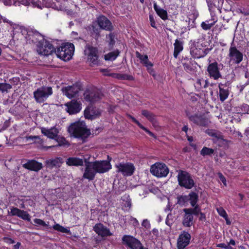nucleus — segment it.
<instances>
[{
    "label": "nucleus",
    "mask_w": 249,
    "mask_h": 249,
    "mask_svg": "<svg viewBox=\"0 0 249 249\" xmlns=\"http://www.w3.org/2000/svg\"><path fill=\"white\" fill-rule=\"evenodd\" d=\"M102 94L98 91L87 90L84 93V99L90 103H94L99 101Z\"/></svg>",
    "instance_id": "obj_12"
},
{
    "label": "nucleus",
    "mask_w": 249,
    "mask_h": 249,
    "mask_svg": "<svg viewBox=\"0 0 249 249\" xmlns=\"http://www.w3.org/2000/svg\"><path fill=\"white\" fill-rule=\"evenodd\" d=\"M229 56L231 61H233L237 64H239L243 60V53L235 46L233 41L231 42L229 49Z\"/></svg>",
    "instance_id": "obj_10"
},
{
    "label": "nucleus",
    "mask_w": 249,
    "mask_h": 249,
    "mask_svg": "<svg viewBox=\"0 0 249 249\" xmlns=\"http://www.w3.org/2000/svg\"><path fill=\"white\" fill-rule=\"evenodd\" d=\"M128 117L132 120V121L136 123L140 128L142 126V125L137 121L134 117L132 116L131 115H129Z\"/></svg>",
    "instance_id": "obj_59"
},
{
    "label": "nucleus",
    "mask_w": 249,
    "mask_h": 249,
    "mask_svg": "<svg viewBox=\"0 0 249 249\" xmlns=\"http://www.w3.org/2000/svg\"><path fill=\"white\" fill-rule=\"evenodd\" d=\"M74 51V47L73 44L67 43L55 50L54 53L58 57L65 61L70 60Z\"/></svg>",
    "instance_id": "obj_4"
},
{
    "label": "nucleus",
    "mask_w": 249,
    "mask_h": 249,
    "mask_svg": "<svg viewBox=\"0 0 249 249\" xmlns=\"http://www.w3.org/2000/svg\"><path fill=\"white\" fill-rule=\"evenodd\" d=\"M208 82L207 80L204 79H197L195 84V86L198 89H200L202 88H206L208 86Z\"/></svg>",
    "instance_id": "obj_38"
},
{
    "label": "nucleus",
    "mask_w": 249,
    "mask_h": 249,
    "mask_svg": "<svg viewBox=\"0 0 249 249\" xmlns=\"http://www.w3.org/2000/svg\"><path fill=\"white\" fill-rule=\"evenodd\" d=\"M215 21H213L211 23H207L206 22H202L201 26L202 29L204 30H210L215 24Z\"/></svg>",
    "instance_id": "obj_49"
},
{
    "label": "nucleus",
    "mask_w": 249,
    "mask_h": 249,
    "mask_svg": "<svg viewBox=\"0 0 249 249\" xmlns=\"http://www.w3.org/2000/svg\"><path fill=\"white\" fill-rule=\"evenodd\" d=\"M85 169L83 178L92 180L96 173L103 174L108 172L111 168V165L107 160H96L93 162L88 161L85 159Z\"/></svg>",
    "instance_id": "obj_1"
},
{
    "label": "nucleus",
    "mask_w": 249,
    "mask_h": 249,
    "mask_svg": "<svg viewBox=\"0 0 249 249\" xmlns=\"http://www.w3.org/2000/svg\"><path fill=\"white\" fill-rule=\"evenodd\" d=\"M115 166L117 168L116 172L121 173L124 176H131L135 169L133 164L130 162H120Z\"/></svg>",
    "instance_id": "obj_9"
},
{
    "label": "nucleus",
    "mask_w": 249,
    "mask_h": 249,
    "mask_svg": "<svg viewBox=\"0 0 249 249\" xmlns=\"http://www.w3.org/2000/svg\"><path fill=\"white\" fill-rule=\"evenodd\" d=\"M94 231L102 237L109 236L112 235L109 229L101 223L96 224L93 227Z\"/></svg>",
    "instance_id": "obj_16"
},
{
    "label": "nucleus",
    "mask_w": 249,
    "mask_h": 249,
    "mask_svg": "<svg viewBox=\"0 0 249 249\" xmlns=\"http://www.w3.org/2000/svg\"><path fill=\"white\" fill-rule=\"evenodd\" d=\"M174 45V56L177 58L179 53L183 50V42L177 39L175 40Z\"/></svg>",
    "instance_id": "obj_31"
},
{
    "label": "nucleus",
    "mask_w": 249,
    "mask_h": 249,
    "mask_svg": "<svg viewBox=\"0 0 249 249\" xmlns=\"http://www.w3.org/2000/svg\"><path fill=\"white\" fill-rule=\"evenodd\" d=\"M35 225H40L43 227H48V224H46L43 220L39 218H35L34 219Z\"/></svg>",
    "instance_id": "obj_50"
},
{
    "label": "nucleus",
    "mask_w": 249,
    "mask_h": 249,
    "mask_svg": "<svg viewBox=\"0 0 249 249\" xmlns=\"http://www.w3.org/2000/svg\"><path fill=\"white\" fill-rule=\"evenodd\" d=\"M97 22L100 29L107 31L112 29V26L110 21L104 16H100L97 18Z\"/></svg>",
    "instance_id": "obj_19"
},
{
    "label": "nucleus",
    "mask_w": 249,
    "mask_h": 249,
    "mask_svg": "<svg viewBox=\"0 0 249 249\" xmlns=\"http://www.w3.org/2000/svg\"><path fill=\"white\" fill-rule=\"evenodd\" d=\"M142 225L146 229H149L150 227V224L147 219H144L142 222Z\"/></svg>",
    "instance_id": "obj_54"
},
{
    "label": "nucleus",
    "mask_w": 249,
    "mask_h": 249,
    "mask_svg": "<svg viewBox=\"0 0 249 249\" xmlns=\"http://www.w3.org/2000/svg\"><path fill=\"white\" fill-rule=\"evenodd\" d=\"M85 53L88 52V58L90 62L93 65L98 63L97 50L96 48L92 47H88L87 50H85Z\"/></svg>",
    "instance_id": "obj_25"
},
{
    "label": "nucleus",
    "mask_w": 249,
    "mask_h": 249,
    "mask_svg": "<svg viewBox=\"0 0 249 249\" xmlns=\"http://www.w3.org/2000/svg\"><path fill=\"white\" fill-rule=\"evenodd\" d=\"M235 245L236 243L235 241L233 239H231L230 242L227 244L224 243H220L217 244L216 247L224 249H235L231 247V246H235Z\"/></svg>",
    "instance_id": "obj_36"
},
{
    "label": "nucleus",
    "mask_w": 249,
    "mask_h": 249,
    "mask_svg": "<svg viewBox=\"0 0 249 249\" xmlns=\"http://www.w3.org/2000/svg\"><path fill=\"white\" fill-rule=\"evenodd\" d=\"M242 109L243 111L249 114V106L247 104H244L242 106Z\"/></svg>",
    "instance_id": "obj_60"
},
{
    "label": "nucleus",
    "mask_w": 249,
    "mask_h": 249,
    "mask_svg": "<svg viewBox=\"0 0 249 249\" xmlns=\"http://www.w3.org/2000/svg\"><path fill=\"white\" fill-rule=\"evenodd\" d=\"M136 55L137 58H139L141 61V63L145 66L147 70H149L151 67H153V64L148 60V57L147 55H142L139 52H136Z\"/></svg>",
    "instance_id": "obj_28"
},
{
    "label": "nucleus",
    "mask_w": 249,
    "mask_h": 249,
    "mask_svg": "<svg viewBox=\"0 0 249 249\" xmlns=\"http://www.w3.org/2000/svg\"><path fill=\"white\" fill-rule=\"evenodd\" d=\"M130 221L132 224L135 226L137 227L139 225V223L136 218L131 217L130 218Z\"/></svg>",
    "instance_id": "obj_58"
},
{
    "label": "nucleus",
    "mask_w": 249,
    "mask_h": 249,
    "mask_svg": "<svg viewBox=\"0 0 249 249\" xmlns=\"http://www.w3.org/2000/svg\"><path fill=\"white\" fill-rule=\"evenodd\" d=\"M194 208H187V211L191 213L192 215H198L201 212L200 207L198 205H195Z\"/></svg>",
    "instance_id": "obj_42"
},
{
    "label": "nucleus",
    "mask_w": 249,
    "mask_h": 249,
    "mask_svg": "<svg viewBox=\"0 0 249 249\" xmlns=\"http://www.w3.org/2000/svg\"><path fill=\"white\" fill-rule=\"evenodd\" d=\"M230 85L231 83L229 81H227L224 83L222 82L218 83L219 99L222 102L228 98L229 95Z\"/></svg>",
    "instance_id": "obj_11"
},
{
    "label": "nucleus",
    "mask_w": 249,
    "mask_h": 249,
    "mask_svg": "<svg viewBox=\"0 0 249 249\" xmlns=\"http://www.w3.org/2000/svg\"><path fill=\"white\" fill-rule=\"evenodd\" d=\"M100 115V111L96 107H90L87 108L84 111V116L86 118L92 120Z\"/></svg>",
    "instance_id": "obj_23"
},
{
    "label": "nucleus",
    "mask_w": 249,
    "mask_h": 249,
    "mask_svg": "<svg viewBox=\"0 0 249 249\" xmlns=\"http://www.w3.org/2000/svg\"><path fill=\"white\" fill-rule=\"evenodd\" d=\"M53 94L52 87L42 86L34 92V97L37 103H43Z\"/></svg>",
    "instance_id": "obj_5"
},
{
    "label": "nucleus",
    "mask_w": 249,
    "mask_h": 249,
    "mask_svg": "<svg viewBox=\"0 0 249 249\" xmlns=\"http://www.w3.org/2000/svg\"><path fill=\"white\" fill-rule=\"evenodd\" d=\"M22 166L25 169L35 172L39 171L43 167L41 163L35 160H29L26 163H23Z\"/></svg>",
    "instance_id": "obj_17"
},
{
    "label": "nucleus",
    "mask_w": 249,
    "mask_h": 249,
    "mask_svg": "<svg viewBox=\"0 0 249 249\" xmlns=\"http://www.w3.org/2000/svg\"><path fill=\"white\" fill-rule=\"evenodd\" d=\"M80 87L78 85L68 86L62 89L63 93L69 98L75 97L80 90Z\"/></svg>",
    "instance_id": "obj_15"
},
{
    "label": "nucleus",
    "mask_w": 249,
    "mask_h": 249,
    "mask_svg": "<svg viewBox=\"0 0 249 249\" xmlns=\"http://www.w3.org/2000/svg\"><path fill=\"white\" fill-rule=\"evenodd\" d=\"M122 79H126L131 80L133 79V77L131 75L127 74H122Z\"/></svg>",
    "instance_id": "obj_63"
},
{
    "label": "nucleus",
    "mask_w": 249,
    "mask_h": 249,
    "mask_svg": "<svg viewBox=\"0 0 249 249\" xmlns=\"http://www.w3.org/2000/svg\"><path fill=\"white\" fill-rule=\"evenodd\" d=\"M71 136L82 140L87 138L90 135V130L88 129L83 122H76L71 124L68 128Z\"/></svg>",
    "instance_id": "obj_3"
},
{
    "label": "nucleus",
    "mask_w": 249,
    "mask_h": 249,
    "mask_svg": "<svg viewBox=\"0 0 249 249\" xmlns=\"http://www.w3.org/2000/svg\"><path fill=\"white\" fill-rule=\"evenodd\" d=\"M154 9L156 12L157 15L163 20L167 19V12L162 8L159 7L156 3L154 4Z\"/></svg>",
    "instance_id": "obj_34"
},
{
    "label": "nucleus",
    "mask_w": 249,
    "mask_h": 249,
    "mask_svg": "<svg viewBox=\"0 0 249 249\" xmlns=\"http://www.w3.org/2000/svg\"><path fill=\"white\" fill-rule=\"evenodd\" d=\"M218 65L217 62H214L210 63L207 67V71L209 76L214 80H217L222 76L219 71Z\"/></svg>",
    "instance_id": "obj_14"
},
{
    "label": "nucleus",
    "mask_w": 249,
    "mask_h": 249,
    "mask_svg": "<svg viewBox=\"0 0 249 249\" xmlns=\"http://www.w3.org/2000/svg\"><path fill=\"white\" fill-rule=\"evenodd\" d=\"M173 219H174V216L172 215V214L171 213H169L167 214V216L166 218V220H165L166 224L167 225H168V226L171 227L174 222Z\"/></svg>",
    "instance_id": "obj_48"
},
{
    "label": "nucleus",
    "mask_w": 249,
    "mask_h": 249,
    "mask_svg": "<svg viewBox=\"0 0 249 249\" xmlns=\"http://www.w3.org/2000/svg\"><path fill=\"white\" fill-rule=\"evenodd\" d=\"M217 211L218 214L222 217H223L224 219H226L227 218V214L226 211L224 210L223 208L220 207L217 209Z\"/></svg>",
    "instance_id": "obj_51"
},
{
    "label": "nucleus",
    "mask_w": 249,
    "mask_h": 249,
    "mask_svg": "<svg viewBox=\"0 0 249 249\" xmlns=\"http://www.w3.org/2000/svg\"><path fill=\"white\" fill-rule=\"evenodd\" d=\"M189 120L195 124L200 126H206L209 124V121L206 118L197 115L189 116Z\"/></svg>",
    "instance_id": "obj_24"
},
{
    "label": "nucleus",
    "mask_w": 249,
    "mask_h": 249,
    "mask_svg": "<svg viewBox=\"0 0 249 249\" xmlns=\"http://www.w3.org/2000/svg\"><path fill=\"white\" fill-rule=\"evenodd\" d=\"M107 38L108 39L109 46L112 47L115 43L114 36L112 34H109L107 36Z\"/></svg>",
    "instance_id": "obj_52"
},
{
    "label": "nucleus",
    "mask_w": 249,
    "mask_h": 249,
    "mask_svg": "<svg viewBox=\"0 0 249 249\" xmlns=\"http://www.w3.org/2000/svg\"><path fill=\"white\" fill-rule=\"evenodd\" d=\"M219 177L220 179V180L226 186V179L225 178L221 173L219 174Z\"/></svg>",
    "instance_id": "obj_64"
},
{
    "label": "nucleus",
    "mask_w": 249,
    "mask_h": 249,
    "mask_svg": "<svg viewBox=\"0 0 249 249\" xmlns=\"http://www.w3.org/2000/svg\"><path fill=\"white\" fill-rule=\"evenodd\" d=\"M66 105L67 107V111L70 114H76L81 109L80 104L74 100L67 103Z\"/></svg>",
    "instance_id": "obj_20"
},
{
    "label": "nucleus",
    "mask_w": 249,
    "mask_h": 249,
    "mask_svg": "<svg viewBox=\"0 0 249 249\" xmlns=\"http://www.w3.org/2000/svg\"><path fill=\"white\" fill-rule=\"evenodd\" d=\"M61 159L56 158L54 159L47 160L45 163L47 167L52 169L53 167H59L61 163Z\"/></svg>",
    "instance_id": "obj_30"
},
{
    "label": "nucleus",
    "mask_w": 249,
    "mask_h": 249,
    "mask_svg": "<svg viewBox=\"0 0 249 249\" xmlns=\"http://www.w3.org/2000/svg\"><path fill=\"white\" fill-rule=\"evenodd\" d=\"M191 239V235L188 232L183 231L178 239L177 246L178 249H184L187 246Z\"/></svg>",
    "instance_id": "obj_13"
},
{
    "label": "nucleus",
    "mask_w": 249,
    "mask_h": 249,
    "mask_svg": "<svg viewBox=\"0 0 249 249\" xmlns=\"http://www.w3.org/2000/svg\"><path fill=\"white\" fill-rule=\"evenodd\" d=\"M122 239L123 244L127 249H142L144 247L138 239L132 236L124 235Z\"/></svg>",
    "instance_id": "obj_8"
},
{
    "label": "nucleus",
    "mask_w": 249,
    "mask_h": 249,
    "mask_svg": "<svg viewBox=\"0 0 249 249\" xmlns=\"http://www.w3.org/2000/svg\"><path fill=\"white\" fill-rule=\"evenodd\" d=\"M183 211L184 214L182 217V224L185 227H190L194 223L193 215L188 211H187V208L184 209Z\"/></svg>",
    "instance_id": "obj_22"
},
{
    "label": "nucleus",
    "mask_w": 249,
    "mask_h": 249,
    "mask_svg": "<svg viewBox=\"0 0 249 249\" xmlns=\"http://www.w3.org/2000/svg\"><path fill=\"white\" fill-rule=\"evenodd\" d=\"M41 131L44 135L51 139H55L59 133L58 129L55 126L52 127L50 128L42 127Z\"/></svg>",
    "instance_id": "obj_21"
},
{
    "label": "nucleus",
    "mask_w": 249,
    "mask_h": 249,
    "mask_svg": "<svg viewBox=\"0 0 249 249\" xmlns=\"http://www.w3.org/2000/svg\"><path fill=\"white\" fill-rule=\"evenodd\" d=\"M66 163L70 166H80L83 164V160L78 158L71 157L67 159Z\"/></svg>",
    "instance_id": "obj_33"
},
{
    "label": "nucleus",
    "mask_w": 249,
    "mask_h": 249,
    "mask_svg": "<svg viewBox=\"0 0 249 249\" xmlns=\"http://www.w3.org/2000/svg\"><path fill=\"white\" fill-rule=\"evenodd\" d=\"M3 240L5 243L8 244H13L15 243L13 239L9 237H4Z\"/></svg>",
    "instance_id": "obj_57"
},
{
    "label": "nucleus",
    "mask_w": 249,
    "mask_h": 249,
    "mask_svg": "<svg viewBox=\"0 0 249 249\" xmlns=\"http://www.w3.org/2000/svg\"><path fill=\"white\" fill-rule=\"evenodd\" d=\"M12 88V86L8 83H0V91L2 92H7L8 89Z\"/></svg>",
    "instance_id": "obj_44"
},
{
    "label": "nucleus",
    "mask_w": 249,
    "mask_h": 249,
    "mask_svg": "<svg viewBox=\"0 0 249 249\" xmlns=\"http://www.w3.org/2000/svg\"><path fill=\"white\" fill-rule=\"evenodd\" d=\"M177 198V203L180 206H185L189 200L188 196H178Z\"/></svg>",
    "instance_id": "obj_39"
},
{
    "label": "nucleus",
    "mask_w": 249,
    "mask_h": 249,
    "mask_svg": "<svg viewBox=\"0 0 249 249\" xmlns=\"http://www.w3.org/2000/svg\"><path fill=\"white\" fill-rule=\"evenodd\" d=\"M214 153V150L212 148L204 147L200 151V155L203 156H211Z\"/></svg>",
    "instance_id": "obj_40"
},
{
    "label": "nucleus",
    "mask_w": 249,
    "mask_h": 249,
    "mask_svg": "<svg viewBox=\"0 0 249 249\" xmlns=\"http://www.w3.org/2000/svg\"><path fill=\"white\" fill-rule=\"evenodd\" d=\"M208 135L213 137L217 141L221 140L223 142H226L227 143L231 142L230 141L224 139L223 138V136L222 135L221 133L218 131L211 130L210 132H208Z\"/></svg>",
    "instance_id": "obj_32"
},
{
    "label": "nucleus",
    "mask_w": 249,
    "mask_h": 249,
    "mask_svg": "<svg viewBox=\"0 0 249 249\" xmlns=\"http://www.w3.org/2000/svg\"><path fill=\"white\" fill-rule=\"evenodd\" d=\"M105 75L110 76L112 77L116 78H117L119 79H122V74L111 73H109V74L105 73Z\"/></svg>",
    "instance_id": "obj_53"
},
{
    "label": "nucleus",
    "mask_w": 249,
    "mask_h": 249,
    "mask_svg": "<svg viewBox=\"0 0 249 249\" xmlns=\"http://www.w3.org/2000/svg\"><path fill=\"white\" fill-rule=\"evenodd\" d=\"M55 140L58 143V144L56 145V146L69 145V143L64 137H61L58 136Z\"/></svg>",
    "instance_id": "obj_41"
},
{
    "label": "nucleus",
    "mask_w": 249,
    "mask_h": 249,
    "mask_svg": "<svg viewBox=\"0 0 249 249\" xmlns=\"http://www.w3.org/2000/svg\"><path fill=\"white\" fill-rule=\"evenodd\" d=\"M141 129L144 130L146 132H147L150 136L155 138V135L151 131H150L148 129H147L146 127L143 126V125L141 127Z\"/></svg>",
    "instance_id": "obj_61"
},
{
    "label": "nucleus",
    "mask_w": 249,
    "mask_h": 249,
    "mask_svg": "<svg viewBox=\"0 0 249 249\" xmlns=\"http://www.w3.org/2000/svg\"><path fill=\"white\" fill-rule=\"evenodd\" d=\"M26 139L27 140H32L39 143H42L43 142L42 140L38 136H26Z\"/></svg>",
    "instance_id": "obj_47"
},
{
    "label": "nucleus",
    "mask_w": 249,
    "mask_h": 249,
    "mask_svg": "<svg viewBox=\"0 0 249 249\" xmlns=\"http://www.w3.org/2000/svg\"><path fill=\"white\" fill-rule=\"evenodd\" d=\"M9 214L11 215L17 216L24 220H27L28 222L31 221V216L26 211L20 210L17 208H13L11 209Z\"/></svg>",
    "instance_id": "obj_18"
},
{
    "label": "nucleus",
    "mask_w": 249,
    "mask_h": 249,
    "mask_svg": "<svg viewBox=\"0 0 249 249\" xmlns=\"http://www.w3.org/2000/svg\"><path fill=\"white\" fill-rule=\"evenodd\" d=\"M150 172L158 178L165 177L169 173V169L165 164L157 162L151 166Z\"/></svg>",
    "instance_id": "obj_7"
},
{
    "label": "nucleus",
    "mask_w": 249,
    "mask_h": 249,
    "mask_svg": "<svg viewBox=\"0 0 249 249\" xmlns=\"http://www.w3.org/2000/svg\"><path fill=\"white\" fill-rule=\"evenodd\" d=\"M124 206L127 209H130L131 207L132 204L130 199H127L124 202Z\"/></svg>",
    "instance_id": "obj_55"
},
{
    "label": "nucleus",
    "mask_w": 249,
    "mask_h": 249,
    "mask_svg": "<svg viewBox=\"0 0 249 249\" xmlns=\"http://www.w3.org/2000/svg\"><path fill=\"white\" fill-rule=\"evenodd\" d=\"M53 229L56 231H58L68 233L70 232V230L58 224H55L53 226Z\"/></svg>",
    "instance_id": "obj_43"
},
{
    "label": "nucleus",
    "mask_w": 249,
    "mask_h": 249,
    "mask_svg": "<svg viewBox=\"0 0 249 249\" xmlns=\"http://www.w3.org/2000/svg\"><path fill=\"white\" fill-rule=\"evenodd\" d=\"M189 198L190 203L192 207H194L196 205L198 199V195L195 192H191L188 196Z\"/></svg>",
    "instance_id": "obj_35"
},
{
    "label": "nucleus",
    "mask_w": 249,
    "mask_h": 249,
    "mask_svg": "<svg viewBox=\"0 0 249 249\" xmlns=\"http://www.w3.org/2000/svg\"><path fill=\"white\" fill-rule=\"evenodd\" d=\"M190 53L193 57L201 58L204 57L207 54V50L197 48L194 44L190 48Z\"/></svg>",
    "instance_id": "obj_26"
},
{
    "label": "nucleus",
    "mask_w": 249,
    "mask_h": 249,
    "mask_svg": "<svg viewBox=\"0 0 249 249\" xmlns=\"http://www.w3.org/2000/svg\"><path fill=\"white\" fill-rule=\"evenodd\" d=\"M149 20L150 22L151 26L153 28H156V23L154 20V18L152 15H149Z\"/></svg>",
    "instance_id": "obj_56"
},
{
    "label": "nucleus",
    "mask_w": 249,
    "mask_h": 249,
    "mask_svg": "<svg viewBox=\"0 0 249 249\" xmlns=\"http://www.w3.org/2000/svg\"><path fill=\"white\" fill-rule=\"evenodd\" d=\"M142 114L153 125H157L156 116L152 112L144 109L142 111Z\"/></svg>",
    "instance_id": "obj_29"
},
{
    "label": "nucleus",
    "mask_w": 249,
    "mask_h": 249,
    "mask_svg": "<svg viewBox=\"0 0 249 249\" xmlns=\"http://www.w3.org/2000/svg\"><path fill=\"white\" fill-rule=\"evenodd\" d=\"M119 53L120 52L118 50L113 52H110L105 55V59L106 60H114L118 56Z\"/></svg>",
    "instance_id": "obj_37"
},
{
    "label": "nucleus",
    "mask_w": 249,
    "mask_h": 249,
    "mask_svg": "<svg viewBox=\"0 0 249 249\" xmlns=\"http://www.w3.org/2000/svg\"><path fill=\"white\" fill-rule=\"evenodd\" d=\"M29 39H31L33 42L36 43L37 51L39 54L47 56L52 54L55 52V48L50 42L44 38L43 36L37 31L33 32L28 34Z\"/></svg>",
    "instance_id": "obj_2"
},
{
    "label": "nucleus",
    "mask_w": 249,
    "mask_h": 249,
    "mask_svg": "<svg viewBox=\"0 0 249 249\" xmlns=\"http://www.w3.org/2000/svg\"><path fill=\"white\" fill-rule=\"evenodd\" d=\"M179 185L186 189H192L195 185V182L190 174L184 171H179L178 175Z\"/></svg>",
    "instance_id": "obj_6"
},
{
    "label": "nucleus",
    "mask_w": 249,
    "mask_h": 249,
    "mask_svg": "<svg viewBox=\"0 0 249 249\" xmlns=\"http://www.w3.org/2000/svg\"><path fill=\"white\" fill-rule=\"evenodd\" d=\"M184 70L188 73H192L195 72L196 67L194 65L191 58H184L182 61Z\"/></svg>",
    "instance_id": "obj_27"
},
{
    "label": "nucleus",
    "mask_w": 249,
    "mask_h": 249,
    "mask_svg": "<svg viewBox=\"0 0 249 249\" xmlns=\"http://www.w3.org/2000/svg\"><path fill=\"white\" fill-rule=\"evenodd\" d=\"M53 8L57 11H64V7L62 5H60L59 6L54 5V6L53 7Z\"/></svg>",
    "instance_id": "obj_62"
},
{
    "label": "nucleus",
    "mask_w": 249,
    "mask_h": 249,
    "mask_svg": "<svg viewBox=\"0 0 249 249\" xmlns=\"http://www.w3.org/2000/svg\"><path fill=\"white\" fill-rule=\"evenodd\" d=\"M91 33L92 35L94 36L95 38H98L100 36V29L94 25H91Z\"/></svg>",
    "instance_id": "obj_45"
},
{
    "label": "nucleus",
    "mask_w": 249,
    "mask_h": 249,
    "mask_svg": "<svg viewBox=\"0 0 249 249\" xmlns=\"http://www.w3.org/2000/svg\"><path fill=\"white\" fill-rule=\"evenodd\" d=\"M10 124L8 120H6L4 122L2 120L0 119V132L6 129Z\"/></svg>",
    "instance_id": "obj_46"
}]
</instances>
